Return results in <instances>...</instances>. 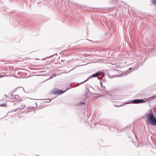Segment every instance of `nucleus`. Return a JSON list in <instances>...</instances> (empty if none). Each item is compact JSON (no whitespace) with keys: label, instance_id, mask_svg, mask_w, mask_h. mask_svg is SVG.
Returning a JSON list of instances; mask_svg holds the SVG:
<instances>
[{"label":"nucleus","instance_id":"nucleus-6","mask_svg":"<svg viewBox=\"0 0 156 156\" xmlns=\"http://www.w3.org/2000/svg\"><path fill=\"white\" fill-rule=\"evenodd\" d=\"M111 96L109 95V97L108 98L112 102H114V101H112L113 100H119L120 98V96L118 95H113L112 96V97H110Z\"/></svg>","mask_w":156,"mask_h":156},{"label":"nucleus","instance_id":"nucleus-19","mask_svg":"<svg viewBox=\"0 0 156 156\" xmlns=\"http://www.w3.org/2000/svg\"><path fill=\"white\" fill-rule=\"evenodd\" d=\"M18 97H19V95H17V94L15 95L14 96V98L15 99H17Z\"/></svg>","mask_w":156,"mask_h":156},{"label":"nucleus","instance_id":"nucleus-24","mask_svg":"<svg viewBox=\"0 0 156 156\" xmlns=\"http://www.w3.org/2000/svg\"><path fill=\"white\" fill-rule=\"evenodd\" d=\"M17 110H18L17 108H16V109H14V110H13V111H12V112L14 111V112H16V111H17Z\"/></svg>","mask_w":156,"mask_h":156},{"label":"nucleus","instance_id":"nucleus-9","mask_svg":"<svg viewBox=\"0 0 156 156\" xmlns=\"http://www.w3.org/2000/svg\"><path fill=\"white\" fill-rule=\"evenodd\" d=\"M127 75V73H126L123 74H120V75H116L114 76H110V75H108V77L111 78H112L113 77H120L122 76H126Z\"/></svg>","mask_w":156,"mask_h":156},{"label":"nucleus","instance_id":"nucleus-17","mask_svg":"<svg viewBox=\"0 0 156 156\" xmlns=\"http://www.w3.org/2000/svg\"><path fill=\"white\" fill-rule=\"evenodd\" d=\"M151 2L153 4H155L156 3V0H151Z\"/></svg>","mask_w":156,"mask_h":156},{"label":"nucleus","instance_id":"nucleus-10","mask_svg":"<svg viewBox=\"0 0 156 156\" xmlns=\"http://www.w3.org/2000/svg\"><path fill=\"white\" fill-rule=\"evenodd\" d=\"M113 2H114L116 4H118L117 6H114L112 8H110V9H112L114 8H115L116 9H118L119 8L120 6V5L118 2V0H113Z\"/></svg>","mask_w":156,"mask_h":156},{"label":"nucleus","instance_id":"nucleus-1","mask_svg":"<svg viewBox=\"0 0 156 156\" xmlns=\"http://www.w3.org/2000/svg\"><path fill=\"white\" fill-rule=\"evenodd\" d=\"M145 115L149 124L151 125L156 126V118L154 115L152 109L149 110L148 113H146Z\"/></svg>","mask_w":156,"mask_h":156},{"label":"nucleus","instance_id":"nucleus-12","mask_svg":"<svg viewBox=\"0 0 156 156\" xmlns=\"http://www.w3.org/2000/svg\"><path fill=\"white\" fill-rule=\"evenodd\" d=\"M138 103H141L145 102V99H138Z\"/></svg>","mask_w":156,"mask_h":156},{"label":"nucleus","instance_id":"nucleus-32","mask_svg":"<svg viewBox=\"0 0 156 156\" xmlns=\"http://www.w3.org/2000/svg\"><path fill=\"white\" fill-rule=\"evenodd\" d=\"M123 130H120V131H122Z\"/></svg>","mask_w":156,"mask_h":156},{"label":"nucleus","instance_id":"nucleus-27","mask_svg":"<svg viewBox=\"0 0 156 156\" xmlns=\"http://www.w3.org/2000/svg\"><path fill=\"white\" fill-rule=\"evenodd\" d=\"M4 95L6 96V97L9 98V97L7 96L5 94Z\"/></svg>","mask_w":156,"mask_h":156},{"label":"nucleus","instance_id":"nucleus-22","mask_svg":"<svg viewBox=\"0 0 156 156\" xmlns=\"http://www.w3.org/2000/svg\"><path fill=\"white\" fill-rule=\"evenodd\" d=\"M5 104H1L0 105V106H2L3 107L5 105Z\"/></svg>","mask_w":156,"mask_h":156},{"label":"nucleus","instance_id":"nucleus-23","mask_svg":"<svg viewBox=\"0 0 156 156\" xmlns=\"http://www.w3.org/2000/svg\"><path fill=\"white\" fill-rule=\"evenodd\" d=\"M75 69V68H73V69H71L69 71V72H70V71H72L73 69ZM68 73V72H65V73Z\"/></svg>","mask_w":156,"mask_h":156},{"label":"nucleus","instance_id":"nucleus-2","mask_svg":"<svg viewBox=\"0 0 156 156\" xmlns=\"http://www.w3.org/2000/svg\"><path fill=\"white\" fill-rule=\"evenodd\" d=\"M147 52L150 55H155L156 54V46L154 45L153 48H149L147 50Z\"/></svg>","mask_w":156,"mask_h":156},{"label":"nucleus","instance_id":"nucleus-5","mask_svg":"<svg viewBox=\"0 0 156 156\" xmlns=\"http://www.w3.org/2000/svg\"><path fill=\"white\" fill-rule=\"evenodd\" d=\"M130 103H133V104H138V99H135L131 101H128L124 103V104H121L119 105H115V106L116 107H119L121 106H122L124 104H129Z\"/></svg>","mask_w":156,"mask_h":156},{"label":"nucleus","instance_id":"nucleus-20","mask_svg":"<svg viewBox=\"0 0 156 156\" xmlns=\"http://www.w3.org/2000/svg\"><path fill=\"white\" fill-rule=\"evenodd\" d=\"M46 100L47 101H46V102H51V100L49 99H47Z\"/></svg>","mask_w":156,"mask_h":156},{"label":"nucleus","instance_id":"nucleus-29","mask_svg":"<svg viewBox=\"0 0 156 156\" xmlns=\"http://www.w3.org/2000/svg\"><path fill=\"white\" fill-rule=\"evenodd\" d=\"M89 40V41H91V42H93V41H92L91 40Z\"/></svg>","mask_w":156,"mask_h":156},{"label":"nucleus","instance_id":"nucleus-31","mask_svg":"<svg viewBox=\"0 0 156 156\" xmlns=\"http://www.w3.org/2000/svg\"><path fill=\"white\" fill-rule=\"evenodd\" d=\"M99 90H100V91H101V92H102V90H100V89H99Z\"/></svg>","mask_w":156,"mask_h":156},{"label":"nucleus","instance_id":"nucleus-14","mask_svg":"<svg viewBox=\"0 0 156 156\" xmlns=\"http://www.w3.org/2000/svg\"><path fill=\"white\" fill-rule=\"evenodd\" d=\"M25 107V105H21V108H20L18 109L19 111H21V109H23Z\"/></svg>","mask_w":156,"mask_h":156},{"label":"nucleus","instance_id":"nucleus-18","mask_svg":"<svg viewBox=\"0 0 156 156\" xmlns=\"http://www.w3.org/2000/svg\"><path fill=\"white\" fill-rule=\"evenodd\" d=\"M26 107L27 109L28 108V109H33L34 108V107L33 106H31V107L28 106L27 107L26 106Z\"/></svg>","mask_w":156,"mask_h":156},{"label":"nucleus","instance_id":"nucleus-7","mask_svg":"<svg viewBox=\"0 0 156 156\" xmlns=\"http://www.w3.org/2000/svg\"><path fill=\"white\" fill-rule=\"evenodd\" d=\"M143 64V63H142V61H141L140 62H138V63H137L136 62H135L132 64L131 65L132 66H135L134 69H136L139 67L141 66Z\"/></svg>","mask_w":156,"mask_h":156},{"label":"nucleus","instance_id":"nucleus-11","mask_svg":"<svg viewBox=\"0 0 156 156\" xmlns=\"http://www.w3.org/2000/svg\"><path fill=\"white\" fill-rule=\"evenodd\" d=\"M87 124L90 125L91 127H93L94 126H96L97 125H99L98 123L90 124L88 122H87Z\"/></svg>","mask_w":156,"mask_h":156},{"label":"nucleus","instance_id":"nucleus-30","mask_svg":"<svg viewBox=\"0 0 156 156\" xmlns=\"http://www.w3.org/2000/svg\"><path fill=\"white\" fill-rule=\"evenodd\" d=\"M3 76H0V78L2 77Z\"/></svg>","mask_w":156,"mask_h":156},{"label":"nucleus","instance_id":"nucleus-4","mask_svg":"<svg viewBox=\"0 0 156 156\" xmlns=\"http://www.w3.org/2000/svg\"><path fill=\"white\" fill-rule=\"evenodd\" d=\"M70 88V87H69V88H67L64 91H63L62 90H58L57 89H56L54 91L51 90V93L53 94H62L65 92L66 91L69 90Z\"/></svg>","mask_w":156,"mask_h":156},{"label":"nucleus","instance_id":"nucleus-26","mask_svg":"<svg viewBox=\"0 0 156 156\" xmlns=\"http://www.w3.org/2000/svg\"><path fill=\"white\" fill-rule=\"evenodd\" d=\"M15 91H12L13 93H11V96H13V95H12L13 94V93Z\"/></svg>","mask_w":156,"mask_h":156},{"label":"nucleus","instance_id":"nucleus-21","mask_svg":"<svg viewBox=\"0 0 156 156\" xmlns=\"http://www.w3.org/2000/svg\"><path fill=\"white\" fill-rule=\"evenodd\" d=\"M10 101H13V100H14V99L13 98H10L9 99Z\"/></svg>","mask_w":156,"mask_h":156},{"label":"nucleus","instance_id":"nucleus-8","mask_svg":"<svg viewBox=\"0 0 156 156\" xmlns=\"http://www.w3.org/2000/svg\"><path fill=\"white\" fill-rule=\"evenodd\" d=\"M155 99H156V94L149 98H145L144 99L145 101V102H146L147 101H150L153 100Z\"/></svg>","mask_w":156,"mask_h":156},{"label":"nucleus","instance_id":"nucleus-15","mask_svg":"<svg viewBox=\"0 0 156 156\" xmlns=\"http://www.w3.org/2000/svg\"><path fill=\"white\" fill-rule=\"evenodd\" d=\"M85 104V103L84 102H80V103H79L78 104V105H84V104Z\"/></svg>","mask_w":156,"mask_h":156},{"label":"nucleus","instance_id":"nucleus-13","mask_svg":"<svg viewBox=\"0 0 156 156\" xmlns=\"http://www.w3.org/2000/svg\"><path fill=\"white\" fill-rule=\"evenodd\" d=\"M100 84H101V86L102 87V89L105 92H104L103 93H106L107 92L104 90L105 89V86H102V83H101V82H100Z\"/></svg>","mask_w":156,"mask_h":156},{"label":"nucleus","instance_id":"nucleus-33","mask_svg":"<svg viewBox=\"0 0 156 156\" xmlns=\"http://www.w3.org/2000/svg\"><path fill=\"white\" fill-rule=\"evenodd\" d=\"M54 98H51V100H52V99H54Z\"/></svg>","mask_w":156,"mask_h":156},{"label":"nucleus","instance_id":"nucleus-25","mask_svg":"<svg viewBox=\"0 0 156 156\" xmlns=\"http://www.w3.org/2000/svg\"><path fill=\"white\" fill-rule=\"evenodd\" d=\"M97 77H98V79L99 80H101L102 78L101 77H98V76Z\"/></svg>","mask_w":156,"mask_h":156},{"label":"nucleus","instance_id":"nucleus-3","mask_svg":"<svg viewBox=\"0 0 156 156\" xmlns=\"http://www.w3.org/2000/svg\"><path fill=\"white\" fill-rule=\"evenodd\" d=\"M102 73H103V72L101 71H98V72H97V73H96L93 74L89 76L87 79L84 81H83V82H82L81 83H80V84H81L83 83H84L85 82L87 81L90 78H92L96 77H97L98 76L102 74Z\"/></svg>","mask_w":156,"mask_h":156},{"label":"nucleus","instance_id":"nucleus-34","mask_svg":"<svg viewBox=\"0 0 156 156\" xmlns=\"http://www.w3.org/2000/svg\"><path fill=\"white\" fill-rule=\"evenodd\" d=\"M131 69V68H130L129 69V70H130V69Z\"/></svg>","mask_w":156,"mask_h":156},{"label":"nucleus","instance_id":"nucleus-16","mask_svg":"<svg viewBox=\"0 0 156 156\" xmlns=\"http://www.w3.org/2000/svg\"><path fill=\"white\" fill-rule=\"evenodd\" d=\"M56 76V74H53L52 75L50 76V77H49V79H51L52 78H53L55 76Z\"/></svg>","mask_w":156,"mask_h":156},{"label":"nucleus","instance_id":"nucleus-28","mask_svg":"<svg viewBox=\"0 0 156 156\" xmlns=\"http://www.w3.org/2000/svg\"><path fill=\"white\" fill-rule=\"evenodd\" d=\"M61 1V2H63L64 1H65V0H60Z\"/></svg>","mask_w":156,"mask_h":156}]
</instances>
